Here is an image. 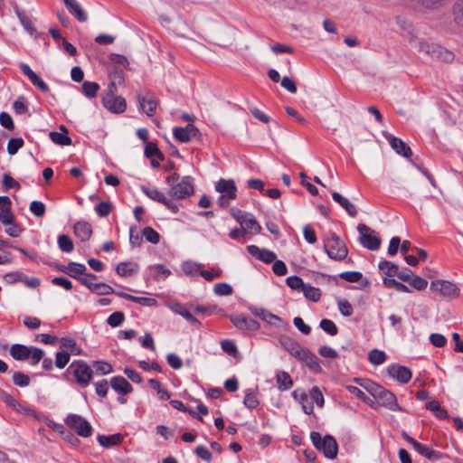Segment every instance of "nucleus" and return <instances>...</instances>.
Instances as JSON below:
<instances>
[{
	"label": "nucleus",
	"mask_w": 463,
	"mask_h": 463,
	"mask_svg": "<svg viewBox=\"0 0 463 463\" xmlns=\"http://www.w3.org/2000/svg\"><path fill=\"white\" fill-rule=\"evenodd\" d=\"M362 386L373 396L374 402H377L381 406L392 411H402L401 406L397 403L396 396L392 392L371 381H367Z\"/></svg>",
	"instance_id": "nucleus-1"
},
{
	"label": "nucleus",
	"mask_w": 463,
	"mask_h": 463,
	"mask_svg": "<svg viewBox=\"0 0 463 463\" xmlns=\"http://www.w3.org/2000/svg\"><path fill=\"white\" fill-rule=\"evenodd\" d=\"M310 439L314 447L323 452L326 458L330 459L335 458L338 452V444L333 436L327 434L322 438L319 432L312 431L310 433Z\"/></svg>",
	"instance_id": "nucleus-2"
},
{
	"label": "nucleus",
	"mask_w": 463,
	"mask_h": 463,
	"mask_svg": "<svg viewBox=\"0 0 463 463\" xmlns=\"http://www.w3.org/2000/svg\"><path fill=\"white\" fill-rule=\"evenodd\" d=\"M324 241V250L330 259L340 261L347 257L345 243L335 232H330Z\"/></svg>",
	"instance_id": "nucleus-3"
},
{
	"label": "nucleus",
	"mask_w": 463,
	"mask_h": 463,
	"mask_svg": "<svg viewBox=\"0 0 463 463\" xmlns=\"http://www.w3.org/2000/svg\"><path fill=\"white\" fill-rule=\"evenodd\" d=\"M411 44L417 48L420 52L428 54L432 59L451 61L454 58V54L451 52L438 44L429 43L424 41H411Z\"/></svg>",
	"instance_id": "nucleus-4"
},
{
	"label": "nucleus",
	"mask_w": 463,
	"mask_h": 463,
	"mask_svg": "<svg viewBox=\"0 0 463 463\" xmlns=\"http://www.w3.org/2000/svg\"><path fill=\"white\" fill-rule=\"evenodd\" d=\"M68 372L73 375L75 382L81 388L90 384L94 373L92 367L83 360L73 361L70 364Z\"/></svg>",
	"instance_id": "nucleus-5"
},
{
	"label": "nucleus",
	"mask_w": 463,
	"mask_h": 463,
	"mask_svg": "<svg viewBox=\"0 0 463 463\" xmlns=\"http://www.w3.org/2000/svg\"><path fill=\"white\" fill-rule=\"evenodd\" d=\"M215 190L221 194L218 204L222 208L229 206L231 201L237 196V187L232 179H220L215 184Z\"/></svg>",
	"instance_id": "nucleus-6"
},
{
	"label": "nucleus",
	"mask_w": 463,
	"mask_h": 463,
	"mask_svg": "<svg viewBox=\"0 0 463 463\" xmlns=\"http://www.w3.org/2000/svg\"><path fill=\"white\" fill-rule=\"evenodd\" d=\"M115 89V83L111 82L102 97V104L108 110L113 113H122L127 108V103L121 96H114Z\"/></svg>",
	"instance_id": "nucleus-7"
},
{
	"label": "nucleus",
	"mask_w": 463,
	"mask_h": 463,
	"mask_svg": "<svg viewBox=\"0 0 463 463\" xmlns=\"http://www.w3.org/2000/svg\"><path fill=\"white\" fill-rule=\"evenodd\" d=\"M360 234L359 241L366 249L370 250H377L381 245V239L377 236L374 230L369 226L360 223L357 226Z\"/></svg>",
	"instance_id": "nucleus-8"
},
{
	"label": "nucleus",
	"mask_w": 463,
	"mask_h": 463,
	"mask_svg": "<svg viewBox=\"0 0 463 463\" xmlns=\"http://www.w3.org/2000/svg\"><path fill=\"white\" fill-rule=\"evenodd\" d=\"M168 194L175 200L184 199L194 194V184L190 177L185 176L179 183L171 185Z\"/></svg>",
	"instance_id": "nucleus-9"
},
{
	"label": "nucleus",
	"mask_w": 463,
	"mask_h": 463,
	"mask_svg": "<svg viewBox=\"0 0 463 463\" xmlns=\"http://www.w3.org/2000/svg\"><path fill=\"white\" fill-rule=\"evenodd\" d=\"M65 423L81 437L86 438L91 435V425L86 420L77 414L68 415L65 420Z\"/></svg>",
	"instance_id": "nucleus-10"
},
{
	"label": "nucleus",
	"mask_w": 463,
	"mask_h": 463,
	"mask_svg": "<svg viewBox=\"0 0 463 463\" xmlns=\"http://www.w3.org/2000/svg\"><path fill=\"white\" fill-rule=\"evenodd\" d=\"M430 289L434 292H438L444 298H456L459 295V288L458 286L449 280H433L430 283Z\"/></svg>",
	"instance_id": "nucleus-11"
},
{
	"label": "nucleus",
	"mask_w": 463,
	"mask_h": 463,
	"mask_svg": "<svg viewBox=\"0 0 463 463\" xmlns=\"http://www.w3.org/2000/svg\"><path fill=\"white\" fill-rule=\"evenodd\" d=\"M88 278L96 279L97 277L92 273H89L85 277H80V283L86 286L88 288H90L92 292L96 293L97 295H109L113 294L115 292V290L109 285L103 282L93 283L91 281H88Z\"/></svg>",
	"instance_id": "nucleus-12"
},
{
	"label": "nucleus",
	"mask_w": 463,
	"mask_h": 463,
	"mask_svg": "<svg viewBox=\"0 0 463 463\" xmlns=\"http://www.w3.org/2000/svg\"><path fill=\"white\" fill-rule=\"evenodd\" d=\"M230 320L241 330L257 331L260 328L258 321L242 315H232L230 316Z\"/></svg>",
	"instance_id": "nucleus-13"
},
{
	"label": "nucleus",
	"mask_w": 463,
	"mask_h": 463,
	"mask_svg": "<svg viewBox=\"0 0 463 463\" xmlns=\"http://www.w3.org/2000/svg\"><path fill=\"white\" fill-rule=\"evenodd\" d=\"M384 137L388 140L392 148L395 150L397 154L406 158H409L412 155L411 147L402 139L389 133H384Z\"/></svg>",
	"instance_id": "nucleus-14"
},
{
	"label": "nucleus",
	"mask_w": 463,
	"mask_h": 463,
	"mask_svg": "<svg viewBox=\"0 0 463 463\" xmlns=\"http://www.w3.org/2000/svg\"><path fill=\"white\" fill-rule=\"evenodd\" d=\"M247 250L251 256L255 257L256 259L264 263H271L275 261L277 258L275 252L267 249H260L256 245H249L247 247Z\"/></svg>",
	"instance_id": "nucleus-15"
},
{
	"label": "nucleus",
	"mask_w": 463,
	"mask_h": 463,
	"mask_svg": "<svg viewBox=\"0 0 463 463\" xmlns=\"http://www.w3.org/2000/svg\"><path fill=\"white\" fill-rule=\"evenodd\" d=\"M389 375L401 383H407L411 379V372L409 368L393 364L388 367Z\"/></svg>",
	"instance_id": "nucleus-16"
},
{
	"label": "nucleus",
	"mask_w": 463,
	"mask_h": 463,
	"mask_svg": "<svg viewBox=\"0 0 463 463\" xmlns=\"http://www.w3.org/2000/svg\"><path fill=\"white\" fill-rule=\"evenodd\" d=\"M20 69L23 73L28 77L30 81L36 86L41 91L46 93L49 91L48 85L30 68L28 64L22 63Z\"/></svg>",
	"instance_id": "nucleus-17"
},
{
	"label": "nucleus",
	"mask_w": 463,
	"mask_h": 463,
	"mask_svg": "<svg viewBox=\"0 0 463 463\" xmlns=\"http://www.w3.org/2000/svg\"><path fill=\"white\" fill-rule=\"evenodd\" d=\"M280 345L294 357L299 358L305 347H302L296 340L289 336L282 335L279 338Z\"/></svg>",
	"instance_id": "nucleus-18"
},
{
	"label": "nucleus",
	"mask_w": 463,
	"mask_h": 463,
	"mask_svg": "<svg viewBox=\"0 0 463 463\" xmlns=\"http://www.w3.org/2000/svg\"><path fill=\"white\" fill-rule=\"evenodd\" d=\"M137 101L142 110L148 117H151L155 114L157 106V101L152 95L147 94L146 96H145L141 93H138Z\"/></svg>",
	"instance_id": "nucleus-19"
},
{
	"label": "nucleus",
	"mask_w": 463,
	"mask_h": 463,
	"mask_svg": "<svg viewBox=\"0 0 463 463\" xmlns=\"http://www.w3.org/2000/svg\"><path fill=\"white\" fill-rule=\"evenodd\" d=\"M73 230L75 236L81 241H89L92 235L91 225L85 221L77 222L73 226Z\"/></svg>",
	"instance_id": "nucleus-20"
},
{
	"label": "nucleus",
	"mask_w": 463,
	"mask_h": 463,
	"mask_svg": "<svg viewBox=\"0 0 463 463\" xmlns=\"http://www.w3.org/2000/svg\"><path fill=\"white\" fill-rule=\"evenodd\" d=\"M68 11L79 21L84 23L88 16L80 5L76 0H63Z\"/></svg>",
	"instance_id": "nucleus-21"
},
{
	"label": "nucleus",
	"mask_w": 463,
	"mask_h": 463,
	"mask_svg": "<svg viewBox=\"0 0 463 463\" xmlns=\"http://www.w3.org/2000/svg\"><path fill=\"white\" fill-rule=\"evenodd\" d=\"M298 360L304 362L306 365L314 372H320L322 370L318 358L307 348L304 350Z\"/></svg>",
	"instance_id": "nucleus-22"
},
{
	"label": "nucleus",
	"mask_w": 463,
	"mask_h": 463,
	"mask_svg": "<svg viewBox=\"0 0 463 463\" xmlns=\"http://www.w3.org/2000/svg\"><path fill=\"white\" fill-rule=\"evenodd\" d=\"M110 385L113 390L122 395L132 392L131 384L122 376H115L110 380Z\"/></svg>",
	"instance_id": "nucleus-23"
},
{
	"label": "nucleus",
	"mask_w": 463,
	"mask_h": 463,
	"mask_svg": "<svg viewBox=\"0 0 463 463\" xmlns=\"http://www.w3.org/2000/svg\"><path fill=\"white\" fill-rule=\"evenodd\" d=\"M249 308L254 316L260 317V319H262L263 321H266L267 323H269L270 325H275L276 321H281V318L279 317L270 313L269 311H268L262 307L251 306Z\"/></svg>",
	"instance_id": "nucleus-24"
},
{
	"label": "nucleus",
	"mask_w": 463,
	"mask_h": 463,
	"mask_svg": "<svg viewBox=\"0 0 463 463\" xmlns=\"http://www.w3.org/2000/svg\"><path fill=\"white\" fill-rule=\"evenodd\" d=\"M241 226L245 230L246 233H248V232H252L253 233L258 234L261 232V226L257 222L254 215L250 213H248L245 215V218L242 219Z\"/></svg>",
	"instance_id": "nucleus-25"
},
{
	"label": "nucleus",
	"mask_w": 463,
	"mask_h": 463,
	"mask_svg": "<svg viewBox=\"0 0 463 463\" xmlns=\"http://www.w3.org/2000/svg\"><path fill=\"white\" fill-rule=\"evenodd\" d=\"M332 198L335 202L339 203L346 212L347 213L354 217L357 214V209L347 198L342 196L339 193L334 192L332 194Z\"/></svg>",
	"instance_id": "nucleus-26"
},
{
	"label": "nucleus",
	"mask_w": 463,
	"mask_h": 463,
	"mask_svg": "<svg viewBox=\"0 0 463 463\" xmlns=\"http://www.w3.org/2000/svg\"><path fill=\"white\" fill-rule=\"evenodd\" d=\"M10 354L17 361H24L30 357V346L14 344L10 348Z\"/></svg>",
	"instance_id": "nucleus-27"
},
{
	"label": "nucleus",
	"mask_w": 463,
	"mask_h": 463,
	"mask_svg": "<svg viewBox=\"0 0 463 463\" xmlns=\"http://www.w3.org/2000/svg\"><path fill=\"white\" fill-rule=\"evenodd\" d=\"M276 383L278 389L281 392L289 390L293 386V380L285 371H279L276 373Z\"/></svg>",
	"instance_id": "nucleus-28"
},
{
	"label": "nucleus",
	"mask_w": 463,
	"mask_h": 463,
	"mask_svg": "<svg viewBox=\"0 0 463 463\" xmlns=\"http://www.w3.org/2000/svg\"><path fill=\"white\" fill-rule=\"evenodd\" d=\"M61 348L70 353V354L79 355L82 353V349L80 348L76 341L70 337H62L60 341Z\"/></svg>",
	"instance_id": "nucleus-29"
},
{
	"label": "nucleus",
	"mask_w": 463,
	"mask_h": 463,
	"mask_svg": "<svg viewBox=\"0 0 463 463\" xmlns=\"http://www.w3.org/2000/svg\"><path fill=\"white\" fill-rule=\"evenodd\" d=\"M138 265L134 262H120L116 268L117 273L121 277H128L136 273Z\"/></svg>",
	"instance_id": "nucleus-30"
},
{
	"label": "nucleus",
	"mask_w": 463,
	"mask_h": 463,
	"mask_svg": "<svg viewBox=\"0 0 463 463\" xmlns=\"http://www.w3.org/2000/svg\"><path fill=\"white\" fill-rule=\"evenodd\" d=\"M123 439V436L119 433L105 436V435H99L98 436V441L99 443L105 448H109L115 445L119 444Z\"/></svg>",
	"instance_id": "nucleus-31"
},
{
	"label": "nucleus",
	"mask_w": 463,
	"mask_h": 463,
	"mask_svg": "<svg viewBox=\"0 0 463 463\" xmlns=\"http://www.w3.org/2000/svg\"><path fill=\"white\" fill-rule=\"evenodd\" d=\"M378 267L387 276L386 279H393L398 274V266L391 261H381Z\"/></svg>",
	"instance_id": "nucleus-32"
},
{
	"label": "nucleus",
	"mask_w": 463,
	"mask_h": 463,
	"mask_svg": "<svg viewBox=\"0 0 463 463\" xmlns=\"http://www.w3.org/2000/svg\"><path fill=\"white\" fill-rule=\"evenodd\" d=\"M86 272V267L83 264L77 263V262H70L68 264V270L67 274L70 277H72L74 279H78L80 280V275H84V277L88 274Z\"/></svg>",
	"instance_id": "nucleus-33"
},
{
	"label": "nucleus",
	"mask_w": 463,
	"mask_h": 463,
	"mask_svg": "<svg viewBox=\"0 0 463 463\" xmlns=\"http://www.w3.org/2000/svg\"><path fill=\"white\" fill-rule=\"evenodd\" d=\"M57 242L60 250L63 252L69 253L71 252L74 249L73 241L68 235H59Z\"/></svg>",
	"instance_id": "nucleus-34"
},
{
	"label": "nucleus",
	"mask_w": 463,
	"mask_h": 463,
	"mask_svg": "<svg viewBox=\"0 0 463 463\" xmlns=\"http://www.w3.org/2000/svg\"><path fill=\"white\" fill-rule=\"evenodd\" d=\"M49 137L53 143L60 146H70L72 142L68 135L56 131L50 132Z\"/></svg>",
	"instance_id": "nucleus-35"
},
{
	"label": "nucleus",
	"mask_w": 463,
	"mask_h": 463,
	"mask_svg": "<svg viewBox=\"0 0 463 463\" xmlns=\"http://www.w3.org/2000/svg\"><path fill=\"white\" fill-rule=\"evenodd\" d=\"M141 191L147 197H149L150 199H152L156 202H158L160 203H163L166 199L165 195L162 192L158 191L157 189H150L145 185H142Z\"/></svg>",
	"instance_id": "nucleus-36"
},
{
	"label": "nucleus",
	"mask_w": 463,
	"mask_h": 463,
	"mask_svg": "<svg viewBox=\"0 0 463 463\" xmlns=\"http://www.w3.org/2000/svg\"><path fill=\"white\" fill-rule=\"evenodd\" d=\"M386 354L383 351L373 349L368 354V359L371 364L379 365L385 362Z\"/></svg>",
	"instance_id": "nucleus-37"
},
{
	"label": "nucleus",
	"mask_w": 463,
	"mask_h": 463,
	"mask_svg": "<svg viewBox=\"0 0 463 463\" xmlns=\"http://www.w3.org/2000/svg\"><path fill=\"white\" fill-rule=\"evenodd\" d=\"M99 89V85L93 81H84L82 84V91L88 98H95Z\"/></svg>",
	"instance_id": "nucleus-38"
},
{
	"label": "nucleus",
	"mask_w": 463,
	"mask_h": 463,
	"mask_svg": "<svg viewBox=\"0 0 463 463\" xmlns=\"http://www.w3.org/2000/svg\"><path fill=\"white\" fill-rule=\"evenodd\" d=\"M0 400L5 402L6 405L12 407L15 411H20L22 406L18 402L17 400L14 396H12L10 393L2 391L0 392Z\"/></svg>",
	"instance_id": "nucleus-39"
},
{
	"label": "nucleus",
	"mask_w": 463,
	"mask_h": 463,
	"mask_svg": "<svg viewBox=\"0 0 463 463\" xmlns=\"http://www.w3.org/2000/svg\"><path fill=\"white\" fill-rule=\"evenodd\" d=\"M302 292L304 293V296L312 300V301H318L321 297V292L318 288H314L308 284H305Z\"/></svg>",
	"instance_id": "nucleus-40"
},
{
	"label": "nucleus",
	"mask_w": 463,
	"mask_h": 463,
	"mask_svg": "<svg viewBox=\"0 0 463 463\" xmlns=\"http://www.w3.org/2000/svg\"><path fill=\"white\" fill-rule=\"evenodd\" d=\"M144 153L145 156L148 158L156 156L160 160L164 159V155L162 154V152L158 149L157 146L152 142L146 143Z\"/></svg>",
	"instance_id": "nucleus-41"
},
{
	"label": "nucleus",
	"mask_w": 463,
	"mask_h": 463,
	"mask_svg": "<svg viewBox=\"0 0 463 463\" xmlns=\"http://www.w3.org/2000/svg\"><path fill=\"white\" fill-rule=\"evenodd\" d=\"M319 326L322 328V330H324L326 333H327L328 335H330L332 336L336 335L338 333L337 326L330 319H326V318L322 319L320 321Z\"/></svg>",
	"instance_id": "nucleus-42"
},
{
	"label": "nucleus",
	"mask_w": 463,
	"mask_h": 463,
	"mask_svg": "<svg viewBox=\"0 0 463 463\" xmlns=\"http://www.w3.org/2000/svg\"><path fill=\"white\" fill-rule=\"evenodd\" d=\"M93 367L95 369L96 373L98 374H108L112 372V365L107 362L103 361H94L92 363Z\"/></svg>",
	"instance_id": "nucleus-43"
},
{
	"label": "nucleus",
	"mask_w": 463,
	"mask_h": 463,
	"mask_svg": "<svg viewBox=\"0 0 463 463\" xmlns=\"http://www.w3.org/2000/svg\"><path fill=\"white\" fill-rule=\"evenodd\" d=\"M348 391L355 395L357 398L363 400L365 403H367L369 406L373 407L374 406V400L373 398H370L364 394L363 391H361L359 388L355 386H348Z\"/></svg>",
	"instance_id": "nucleus-44"
},
{
	"label": "nucleus",
	"mask_w": 463,
	"mask_h": 463,
	"mask_svg": "<svg viewBox=\"0 0 463 463\" xmlns=\"http://www.w3.org/2000/svg\"><path fill=\"white\" fill-rule=\"evenodd\" d=\"M150 269L154 270L155 279L157 280L167 278L171 273V271L162 264L151 266Z\"/></svg>",
	"instance_id": "nucleus-45"
},
{
	"label": "nucleus",
	"mask_w": 463,
	"mask_h": 463,
	"mask_svg": "<svg viewBox=\"0 0 463 463\" xmlns=\"http://www.w3.org/2000/svg\"><path fill=\"white\" fill-rule=\"evenodd\" d=\"M13 382L16 386L26 387L30 384V377L24 373L14 372L13 374Z\"/></svg>",
	"instance_id": "nucleus-46"
},
{
	"label": "nucleus",
	"mask_w": 463,
	"mask_h": 463,
	"mask_svg": "<svg viewBox=\"0 0 463 463\" xmlns=\"http://www.w3.org/2000/svg\"><path fill=\"white\" fill-rule=\"evenodd\" d=\"M383 285L387 288H393L397 291L406 292V293L411 292L410 288L406 285L397 281L394 279H383Z\"/></svg>",
	"instance_id": "nucleus-47"
},
{
	"label": "nucleus",
	"mask_w": 463,
	"mask_h": 463,
	"mask_svg": "<svg viewBox=\"0 0 463 463\" xmlns=\"http://www.w3.org/2000/svg\"><path fill=\"white\" fill-rule=\"evenodd\" d=\"M30 212L38 218L45 214V205L40 201H33L29 206Z\"/></svg>",
	"instance_id": "nucleus-48"
},
{
	"label": "nucleus",
	"mask_w": 463,
	"mask_h": 463,
	"mask_svg": "<svg viewBox=\"0 0 463 463\" xmlns=\"http://www.w3.org/2000/svg\"><path fill=\"white\" fill-rule=\"evenodd\" d=\"M454 21L463 26V0H458L453 6Z\"/></svg>",
	"instance_id": "nucleus-49"
},
{
	"label": "nucleus",
	"mask_w": 463,
	"mask_h": 463,
	"mask_svg": "<svg viewBox=\"0 0 463 463\" xmlns=\"http://www.w3.org/2000/svg\"><path fill=\"white\" fill-rule=\"evenodd\" d=\"M142 236H144L147 241L153 244L158 243L160 240L158 232L151 227H146L142 232Z\"/></svg>",
	"instance_id": "nucleus-50"
},
{
	"label": "nucleus",
	"mask_w": 463,
	"mask_h": 463,
	"mask_svg": "<svg viewBox=\"0 0 463 463\" xmlns=\"http://www.w3.org/2000/svg\"><path fill=\"white\" fill-rule=\"evenodd\" d=\"M125 319V316L122 312L120 311H116L114 313H112L107 319V323L111 326V327H117L118 326H120L123 321Z\"/></svg>",
	"instance_id": "nucleus-51"
},
{
	"label": "nucleus",
	"mask_w": 463,
	"mask_h": 463,
	"mask_svg": "<svg viewBox=\"0 0 463 463\" xmlns=\"http://www.w3.org/2000/svg\"><path fill=\"white\" fill-rule=\"evenodd\" d=\"M24 146V140L21 137L11 138L7 144V152L13 156Z\"/></svg>",
	"instance_id": "nucleus-52"
},
{
	"label": "nucleus",
	"mask_w": 463,
	"mask_h": 463,
	"mask_svg": "<svg viewBox=\"0 0 463 463\" xmlns=\"http://www.w3.org/2000/svg\"><path fill=\"white\" fill-rule=\"evenodd\" d=\"M0 222L4 225L12 224L14 222V215L11 211V207H5L0 210Z\"/></svg>",
	"instance_id": "nucleus-53"
},
{
	"label": "nucleus",
	"mask_w": 463,
	"mask_h": 463,
	"mask_svg": "<svg viewBox=\"0 0 463 463\" xmlns=\"http://www.w3.org/2000/svg\"><path fill=\"white\" fill-rule=\"evenodd\" d=\"M16 14L24 28L31 34H33L35 33V29L33 25L32 21L27 16H25L19 9H16Z\"/></svg>",
	"instance_id": "nucleus-54"
},
{
	"label": "nucleus",
	"mask_w": 463,
	"mask_h": 463,
	"mask_svg": "<svg viewBox=\"0 0 463 463\" xmlns=\"http://www.w3.org/2000/svg\"><path fill=\"white\" fill-rule=\"evenodd\" d=\"M244 405L249 409H254L259 405L257 392H249L246 393L243 401Z\"/></svg>",
	"instance_id": "nucleus-55"
},
{
	"label": "nucleus",
	"mask_w": 463,
	"mask_h": 463,
	"mask_svg": "<svg viewBox=\"0 0 463 463\" xmlns=\"http://www.w3.org/2000/svg\"><path fill=\"white\" fill-rule=\"evenodd\" d=\"M44 353L42 349L30 346V364L32 365L37 364L43 358Z\"/></svg>",
	"instance_id": "nucleus-56"
},
{
	"label": "nucleus",
	"mask_w": 463,
	"mask_h": 463,
	"mask_svg": "<svg viewBox=\"0 0 463 463\" xmlns=\"http://www.w3.org/2000/svg\"><path fill=\"white\" fill-rule=\"evenodd\" d=\"M337 306L340 313L345 317H350L353 314V307L350 302L346 299H339Z\"/></svg>",
	"instance_id": "nucleus-57"
},
{
	"label": "nucleus",
	"mask_w": 463,
	"mask_h": 463,
	"mask_svg": "<svg viewBox=\"0 0 463 463\" xmlns=\"http://www.w3.org/2000/svg\"><path fill=\"white\" fill-rule=\"evenodd\" d=\"M70 361V353L67 352V351H61V352H58L56 354V359H55V365L60 368V369H62L66 366V364L69 363Z\"/></svg>",
	"instance_id": "nucleus-58"
},
{
	"label": "nucleus",
	"mask_w": 463,
	"mask_h": 463,
	"mask_svg": "<svg viewBox=\"0 0 463 463\" xmlns=\"http://www.w3.org/2000/svg\"><path fill=\"white\" fill-rule=\"evenodd\" d=\"M409 284L417 290H423L427 288L428 281L425 279L420 276H415L413 274V277L409 281Z\"/></svg>",
	"instance_id": "nucleus-59"
},
{
	"label": "nucleus",
	"mask_w": 463,
	"mask_h": 463,
	"mask_svg": "<svg viewBox=\"0 0 463 463\" xmlns=\"http://www.w3.org/2000/svg\"><path fill=\"white\" fill-rule=\"evenodd\" d=\"M213 291L218 296H229L232 294V288L227 283H218L214 286Z\"/></svg>",
	"instance_id": "nucleus-60"
},
{
	"label": "nucleus",
	"mask_w": 463,
	"mask_h": 463,
	"mask_svg": "<svg viewBox=\"0 0 463 463\" xmlns=\"http://www.w3.org/2000/svg\"><path fill=\"white\" fill-rule=\"evenodd\" d=\"M310 398L318 407H323L325 400L320 389L314 386L310 391Z\"/></svg>",
	"instance_id": "nucleus-61"
},
{
	"label": "nucleus",
	"mask_w": 463,
	"mask_h": 463,
	"mask_svg": "<svg viewBox=\"0 0 463 463\" xmlns=\"http://www.w3.org/2000/svg\"><path fill=\"white\" fill-rule=\"evenodd\" d=\"M339 277L348 282H358L363 279V274L359 271H345Z\"/></svg>",
	"instance_id": "nucleus-62"
},
{
	"label": "nucleus",
	"mask_w": 463,
	"mask_h": 463,
	"mask_svg": "<svg viewBox=\"0 0 463 463\" xmlns=\"http://www.w3.org/2000/svg\"><path fill=\"white\" fill-rule=\"evenodd\" d=\"M287 285L295 290H303V288L305 286L303 280L301 278L298 276H291L287 279Z\"/></svg>",
	"instance_id": "nucleus-63"
},
{
	"label": "nucleus",
	"mask_w": 463,
	"mask_h": 463,
	"mask_svg": "<svg viewBox=\"0 0 463 463\" xmlns=\"http://www.w3.org/2000/svg\"><path fill=\"white\" fill-rule=\"evenodd\" d=\"M112 205L109 202H101L95 206V211L100 217L108 216L110 213Z\"/></svg>",
	"instance_id": "nucleus-64"
}]
</instances>
